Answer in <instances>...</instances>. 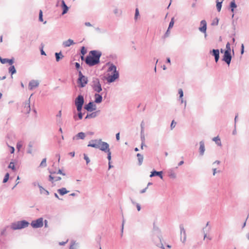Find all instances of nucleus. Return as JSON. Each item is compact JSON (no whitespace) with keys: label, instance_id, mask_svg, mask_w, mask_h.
<instances>
[{"label":"nucleus","instance_id":"nucleus-1","mask_svg":"<svg viewBox=\"0 0 249 249\" xmlns=\"http://www.w3.org/2000/svg\"><path fill=\"white\" fill-rule=\"evenodd\" d=\"M88 146L99 149L100 150L105 152L110 150L109 144L106 142H103L101 139L92 140L90 141Z\"/></svg>","mask_w":249,"mask_h":249},{"label":"nucleus","instance_id":"nucleus-2","mask_svg":"<svg viewBox=\"0 0 249 249\" xmlns=\"http://www.w3.org/2000/svg\"><path fill=\"white\" fill-rule=\"evenodd\" d=\"M107 65H108L107 71L111 72L112 73L107 78V81L108 83H112L119 78V73L117 71L116 67L113 63H107Z\"/></svg>","mask_w":249,"mask_h":249},{"label":"nucleus","instance_id":"nucleus-3","mask_svg":"<svg viewBox=\"0 0 249 249\" xmlns=\"http://www.w3.org/2000/svg\"><path fill=\"white\" fill-rule=\"evenodd\" d=\"M101 53L97 51H91L89 53L85 62H99Z\"/></svg>","mask_w":249,"mask_h":249},{"label":"nucleus","instance_id":"nucleus-4","mask_svg":"<svg viewBox=\"0 0 249 249\" xmlns=\"http://www.w3.org/2000/svg\"><path fill=\"white\" fill-rule=\"evenodd\" d=\"M29 225L30 223L28 221L22 220L12 223L10 228L13 230H21L27 227Z\"/></svg>","mask_w":249,"mask_h":249},{"label":"nucleus","instance_id":"nucleus-5","mask_svg":"<svg viewBox=\"0 0 249 249\" xmlns=\"http://www.w3.org/2000/svg\"><path fill=\"white\" fill-rule=\"evenodd\" d=\"M92 86L93 90L97 93H99L102 90L101 84L100 83L98 78H96L93 79Z\"/></svg>","mask_w":249,"mask_h":249},{"label":"nucleus","instance_id":"nucleus-6","mask_svg":"<svg viewBox=\"0 0 249 249\" xmlns=\"http://www.w3.org/2000/svg\"><path fill=\"white\" fill-rule=\"evenodd\" d=\"M31 99V95L30 96L28 101H25L23 104V108L22 112L25 114H29L31 111L30 100Z\"/></svg>","mask_w":249,"mask_h":249},{"label":"nucleus","instance_id":"nucleus-7","mask_svg":"<svg viewBox=\"0 0 249 249\" xmlns=\"http://www.w3.org/2000/svg\"><path fill=\"white\" fill-rule=\"evenodd\" d=\"M43 226V218L40 217L36 220L32 221V227L34 228H41Z\"/></svg>","mask_w":249,"mask_h":249},{"label":"nucleus","instance_id":"nucleus-8","mask_svg":"<svg viewBox=\"0 0 249 249\" xmlns=\"http://www.w3.org/2000/svg\"><path fill=\"white\" fill-rule=\"evenodd\" d=\"M221 53L224 52L222 60L225 62H231V52H228V51H224L222 49L221 50Z\"/></svg>","mask_w":249,"mask_h":249},{"label":"nucleus","instance_id":"nucleus-9","mask_svg":"<svg viewBox=\"0 0 249 249\" xmlns=\"http://www.w3.org/2000/svg\"><path fill=\"white\" fill-rule=\"evenodd\" d=\"M84 108L88 111L92 112L96 110V106L93 102H89L84 106Z\"/></svg>","mask_w":249,"mask_h":249},{"label":"nucleus","instance_id":"nucleus-10","mask_svg":"<svg viewBox=\"0 0 249 249\" xmlns=\"http://www.w3.org/2000/svg\"><path fill=\"white\" fill-rule=\"evenodd\" d=\"M84 103V96L79 94L78 96L75 98V106H83Z\"/></svg>","mask_w":249,"mask_h":249},{"label":"nucleus","instance_id":"nucleus-11","mask_svg":"<svg viewBox=\"0 0 249 249\" xmlns=\"http://www.w3.org/2000/svg\"><path fill=\"white\" fill-rule=\"evenodd\" d=\"M206 30H207V23L206 21L205 20H202L200 22V26L199 27V30L203 33L206 34Z\"/></svg>","mask_w":249,"mask_h":249},{"label":"nucleus","instance_id":"nucleus-12","mask_svg":"<svg viewBox=\"0 0 249 249\" xmlns=\"http://www.w3.org/2000/svg\"><path fill=\"white\" fill-rule=\"evenodd\" d=\"M77 83L79 85V87L81 88L84 87L88 83L87 77L85 76L81 79V80L79 81V79L77 80Z\"/></svg>","mask_w":249,"mask_h":249},{"label":"nucleus","instance_id":"nucleus-13","mask_svg":"<svg viewBox=\"0 0 249 249\" xmlns=\"http://www.w3.org/2000/svg\"><path fill=\"white\" fill-rule=\"evenodd\" d=\"M86 137V134L85 133L81 132L77 134L76 135L73 137V140H78L79 139L84 140Z\"/></svg>","mask_w":249,"mask_h":249},{"label":"nucleus","instance_id":"nucleus-14","mask_svg":"<svg viewBox=\"0 0 249 249\" xmlns=\"http://www.w3.org/2000/svg\"><path fill=\"white\" fill-rule=\"evenodd\" d=\"M210 54L214 56L215 61L217 62L219 58V51L218 50L213 49L210 52Z\"/></svg>","mask_w":249,"mask_h":249},{"label":"nucleus","instance_id":"nucleus-15","mask_svg":"<svg viewBox=\"0 0 249 249\" xmlns=\"http://www.w3.org/2000/svg\"><path fill=\"white\" fill-rule=\"evenodd\" d=\"M155 176H158L161 179L163 178L162 176V171H157L156 170H153L151 172V174L150 175V177L152 178Z\"/></svg>","mask_w":249,"mask_h":249},{"label":"nucleus","instance_id":"nucleus-16","mask_svg":"<svg viewBox=\"0 0 249 249\" xmlns=\"http://www.w3.org/2000/svg\"><path fill=\"white\" fill-rule=\"evenodd\" d=\"M200 147L199 148V155L200 156H203L204 154L205 148V144L204 142L203 141H200L199 142Z\"/></svg>","mask_w":249,"mask_h":249},{"label":"nucleus","instance_id":"nucleus-17","mask_svg":"<svg viewBox=\"0 0 249 249\" xmlns=\"http://www.w3.org/2000/svg\"><path fill=\"white\" fill-rule=\"evenodd\" d=\"M94 97H95L94 102L95 103L99 104L102 102L103 97L102 96V95L99 94L98 93H96L95 94Z\"/></svg>","mask_w":249,"mask_h":249},{"label":"nucleus","instance_id":"nucleus-18","mask_svg":"<svg viewBox=\"0 0 249 249\" xmlns=\"http://www.w3.org/2000/svg\"><path fill=\"white\" fill-rule=\"evenodd\" d=\"M179 228H180V235L181 236H182V235L183 234L184 237H183V240L182 241L183 243H184L185 240H186V232H185V230L183 227V226L182 225H180L179 226Z\"/></svg>","mask_w":249,"mask_h":249},{"label":"nucleus","instance_id":"nucleus-19","mask_svg":"<svg viewBox=\"0 0 249 249\" xmlns=\"http://www.w3.org/2000/svg\"><path fill=\"white\" fill-rule=\"evenodd\" d=\"M160 68H162L163 70H165L167 69V67L166 65L164 64L162 65L161 63H156L154 69L155 71L156 72L157 69L159 70Z\"/></svg>","mask_w":249,"mask_h":249},{"label":"nucleus","instance_id":"nucleus-20","mask_svg":"<svg viewBox=\"0 0 249 249\" xmlns=\"http://www.w3.org/2000/svg\"><path fill=\"white\" fill-rule=\"evenodd\" d=\"M13 63H9L11 66L8 68L9 72L11 74V76L16 73L17 71L14 66L12 65ZM12 77V76H11Z\"/></svg>","mask_w":249,"mask_h":249},{"label":"nucleus","instance_id":"nucleus-21","mask_svg":"<svg viewBox=\"0 0 249 249\" xmlns=\"http://www.w3.org/2000/svg\"><path fill=\"white\" fill-rule=\"evenodd\" d=\"M38 187L39 188V191H40V194H45L46 195H49V192L47 190L45 189L39 184H38Z\"/></svg>","mask_w":249,"mask_h":249},{"label":"nucleus","instance_id":"nucleus-22","mask_svg":"<svg viewBox=\"0 0 249 249\" xmlns=\"http://www.w3.org/2000/svg\"><path fill=\"white\" fill-rule=\"evenodd\" d=\"M74 43L72 39H69L67 41L63 42V44L65 47H69L71 45L74 44Z\"/></svg>","mask_w":249,"mask_h":249},{"label":"nucleus","instance_id":"nucleus-23","mask_svg":"<svg viewBox=\"0 0 249 249\" xmlns=\"http://www.w3.org/2000/svg\"><path fill=\"white\" fill-rule=\"evenodd\" d=\"M57 192L61 196H63L69 192L65 188H62L57 190Z\"/></svg>","mask_w":249,"mask_h":249},{"label":"nucleus","instance_id":"nucleus-24","mask_svg":"<svg viewBox=\"0 0 249 249\" xmlns=\"http://www.w3.org/2000/svg\"><path fill=\"white\" fill-rule=\"evenodd\" d=\"M137 157L138 158V164L139 165H141L143 162V156L140 153H138L137 154Z\"/></svg>","mask_w":249,"mask_h":249},{"label":"nucleus","instance_id":"nucleus-25","mask_svg":"<svg viewBox=\"0 0 249 249\" xmlns=\"http://www.w3.org/2000/svg\"><path fill=\"white\" fill-rule=\"evenodd\" d=\"M157 238H158L159 240V242H156L155 240L154 241H155V245L158 247H160L162 249H165V248L163 246V244L162 243V242H161L160 241V236H157Z\"/></svg>","mask_w":249,"mask_h":249},{"label":"nucleus","instance_id":"nucleus-26","mask_svg":"<svg viewBox=\"0 0 249 249\" xmlns=\"http://www.w3.org/2000/svg\"><path fill=\"white\" fill-rule=\"evenodd\" d=\"M62 8H63L62 14L64 15L68 12V7L65 4V1L64 0L62 1Z\"/></svg>","mask_w":249,"mask_h":249},{"label":"nucleus","instance_id":"nucleus-27","mask_svg":"<svg viewBox=\"0 0 249 249\" xmlns=\"http://www.w3.org/2000/svg\"><path fill=\"white\" fill-rule=\"evenodd\" d=\"M157 236H160V241H161V235L160 234V233L159 232L157 234L154 233L153 234V235L152 239H153V242H154L155 244V241H154V238H155V240L156 242H159V240L158 238H157Z\"/></svg>","mask_w":249,"mask_h":249},{"label":"nucleus","instance_id":"nucleus-28","mask_svg":"<svg viewBox=\"0 0 249 249\" xmlns=\"http://www.w3.org/2000/svg\"><path fill=\"white\" fill-rule=\"evenodd\" d=\"M224 0H216V8L218 12H220L222 7V3Z\"/></svg>","mask_w":249,"mask_h":249},{"label":"nucleus","instance_id":"nucleus-29","mask_svg":"<svg viewBox=\"0 0 249 249\" xmlns=\"http://www.w3.org/2000/svg\"><path fill=\"white\" fill-rule=\"evenodd\" d=\"M49 173H50V175L49 176V180L51 181L52 183H53L54 177H53V175L55 174L56 172L49 171Z\"/></svg>","mask_w":249,"mask_h":249},{"label":"nucleus","instance_id":"nucleus-30","mask_svg":"<svg viewBox=\"0 0 249 249\" xmlns=\"http://www.w3.org/2000/svg\"><path fill=\"white\" fill-rule=\"evenodd\" d=\"M97 116V112H93L89 114H88L85 117V119L95 118Z\"/></svg>","mask_w":249,"mask_h":249},{"label":"nucleus","instance_id":"nucleus-31","mask_svg":"<svg viewBox=\"0 0 249 249\" xmlns=\"http://www.w3.org/2000/svg\"><path fill=\"white\" fill-rule=\"evenodd\" d=\"M213 141L215 142L218 145H221L220 140L219 138L218 137V136L214 137L213 139Z\"/></svg>","mask_w":249,"mask_h":249},{"label":"nucleus","instance_id":"nucleus-32","mask_svg":"<svg viewBox=\"0 0 249 249\" xmlns=\"http://www.w3.org/2000/svg\"><path fill=\"white\" fill-rule=\"evenodd\" d=\"M81 53L82 54L81 56L82 60H84V55L87 53V50L85 47H82L81 50Z\"/></svg>","mask_w":249,"mask_h":249},{"label":"nucleus","instance_id":"nucleus-33","mask_svg":"<svg viewBox=\"0 0 249 249\" xmlns=\"http://www.w3.org/2000/svg\"><path fill=\"white\" fill-rule=\"evenodd\" d=\"M55 56H56V60L57 61H59L60 60V58H62L63 57V55L61 53H55Z\"/></svg>","mask_w":249,"mask_h":249},{"label":"nucleus","instance_id":"nucleus-34","mask_svg":"<svg viewBox=\"0 0 249 249\" xmlns=\"http://www.w3.org/2000/svg\"><path fill=\"white\" fill-rule=\"evenodd\" d=\"M8 168L11 169L13 171H15L16 170L15 166L14 165V162L13 161H11L9 163L8 166Z\"/></svg>","mask_w":249,"mask_h":249},{"label":"nucleus","instance_id":"nucleus-35","mask_svg":"<svg viewBox=\"0 0 249 249\" xmlns=\"http://www.w3.org/2000/svg\"><path fill=\"white\" fill-rule=\"evenodd\" d=\"M39 84V82L38 80H32V89L37 87Z\"/></svg>","mask_w":249,"mask_h":249},{"label":"nucleus","instance_id":"nucleus-36","mask_svg":"<svg viewBox=\"0 0 249 249\" xmlns=\"http://www.w3.org/2000/svg\"><path fill=\"white\" fill-rule=\"evenodd\" d=\"M47 166L46 164V158H44L42 160V161L41 162L39 167H45Z\"/></svg>","mask_w":249,"mask_h":249},{"label":"nucleus","instance_id":"nucleus-37","mask_svg":"<svg viewBox=\"0 0 249 249\" xmlns=\"http://www.w3.org/2000/svg\"><path fill=\"white\" fill-rule=\"evenodd\" d=\"M14 61V59H2L1 57H0V62H13Z\"/></svg>","mask_w":249,"mask_h":249},{"label":"nucleus","instance_id":"nucleus-38","mask_svg":"<svg viewBox=\"0 0 249 249\" xmlns=\"http://www.w3.org/2000/svg\"><path fill=\"white\" fill-rule=\"evenodd\" d=\"M209 222H207V223H206V226L202 229V232L204 233V239H205L206 238V237H207V233H205V229H206V228H207L209 226Z\"/></svg>","mask_w":249,"mask_h":249},{"label":"nucleus","instance_id":"nucleus-39","mask_svg":"<svg viewBox=\"0 0 249 249\" xmlns=\"http://www.w3.org/2000/svg\"><path fill=\"white\" fill-rule=\"evenodd\" d=\"M9 174L8 173H6L3 179V183H5L7 182L9 178Z\"/></svg>","mask_w":249,"mask_h":249},{"label":"nucleus","instance_id":"nucleus-40","mask_svg":"<svg viewBox=\"0 0 249 249\" xmlns=\"http://www.w3.org/2000/svg\"><path fill=\"white\" fill-rule=\"evenodd\" d=\"M169 176L171 178H176V174L173 171H171L169 173Z\"/></svg>","mask_w":249,"mask_h":249},{"label":"nucleus","instance_id":"nucleus-41","mask_svg":"<svg viewBox=\"0 0 249 249\" xmlns=\"http://www.w3.org/2000/svg\"><path fill=\"white\" fill-rule=\"evenodd\" d=\"M178 93L179 95V99H182L183 96V91L181 89H178Z\"/></svg>","mask_w":249,"mask_h":249},{"label":"nucleus","instance_id":"nucleus-42","mask_svg":"<svg viewBox=\"0 0 249 249\" xmlns=\"http://www.w3.org/2000/svg\"><path fill=\"white\" fill-rule=\"evenodd\" d=\"M84 159L86 161L87 164H88L89 163L90 160L86 154H84Z\"/></svg>","mask_w":249,"mask_h":249},{"label":"nucleus","instance_id":"nucleus-43","mask_svg":"<svg viewBox=\"0 0 249 249\" xmlns=\"http://www.w3.org/2000/svg\"><path fill=\"white\" fill-rule=\"evenodd\" d=\"M225 51H228V52H231V45L229 42L226 44V50Z\"/></svg>","mask_w":249,"mask_h":249},{"label":"nucleus","instance_id":"nucleus-44","mask_svg":"<svg viewBox=\"0 0 249 249\" xmlns=\"http://www.w3.org/2000/svg\"><path fill=\"white\" fill-rule=\"evenodd\" d=\"M43 13L42 10H40L39 11V20L40 21L42 22L43 21Z\"/></svg>","mask_w":249,"mask_h":249},{"label":"nucleus","instance_id":"nucleus-45","mask_svg":"<svg viewBox=\"0 0 249 249\" xmlns=\"http://www.w3.org/2000/svg\"><path fill=\"white\" fill-rule=\"evenodd\" d=\"M106 153H107V158L108 161H110V160L111 159V153L110 150H108L107 152Z\"/></svg>","mask_w":249,"mask_h":249},{"label":"nucleus","instance_id":"nucleus-46","mask_svg":"<svg viewBox=\"0 0 249 249\" xmlns=\"http://www.w3.org/2000/svg\"><path fill=\"white\" fill-rule=\"evenodd\" d=\"M174 18H172L171 19V20L170 23H169L168 28L170 29V28H172L173 26H174Z\"/></svg>","mask_w":249,"mask_h":249},{"label":"nucleus","instance_id":"nucleus-47","mask_svg":"<svg viewBox=\"0 0 249 249\" xmlns=\"http://www.w3.org/2000/svg\"><path fill=\"white\" fill-rule=\"evenodd\" d=\"M6 231V228H5L4 229H2L0 231V235L1 236H5Z\"/></svg>","mask_w":249,"mask_h":249},{"label":"nucleus","instance_id":"nucleus-48","mask_svg":"<svg viewBox=\"0 0 249 249\" xmlns=\"http://www.w3.org/2000/svg\"><path fill=\"white\" fill-rule=\"evenodd\" d=\"M231 11H233V9L236 7V4L234 1H231Z\"/></svg>","mask_w":249,"mask_h":249},{"label":"nucleus","instance_id":"nucleus-49","mask_svg":"<svg viewBox=\"0 0 249 249\" xmlns=\"http://www.w3.org/2000/svg\"><path fill=\"white\" fill-rule=\"evenodd\" d=\"M78 76L79 77L78 79H79V81L81 80V79L84 76V75H83L81 71H78Z\"/></svg>","mask_w":249,"mask_h":249},{"label":"nucleus","instance_id":"nucleus-50","mask_svg":"<svg viewBox=\"0 0 249 249\" xmlns=\"http://www.w3.org/2000/svg\"><path fill=\"white\" fill-rule=\"evenodd\" d=\"M124 222H125V220H124V218H123V221H122V224L121 236L123 235V230H124Z\"/></svg>","mask_w":249,"mask_h":249},{"label":"nucleus","instance_id":"nucleus-51","mask_svg":"<svg viewBox=\"0 0 249 249\" xmlns=\"http://www.w3.org/2000/svg\"><path fill=\"white\" fill-rule=\"evenodd\" d=\"M78 112H81L83 106H75Z\"/></svg>","mask_w":249,"mask_h":249},{"label":"nucleus","instance_id":"nucleus-52","mask_svg":"<svg viewBox=\"0 0 249 249\" xmlns=\"http://www.w3.org/2000/svg\"><path fill=\"white\" fill-rule=\"evenodd\" d=\"M176 124V123L175 122L174 120H173L170 125L171 129H173L175 127Z\"/></svg>","mask_w":249,"mask_h":249},{"label":"nucleus","instance_id":"nucleus-53","mask_svg":"<svg viewBox=\"0 0 249 249\" xmlns=\"http://www.w3.org/2000/svg\"><path fill=\"white\" fill-rule=\"evenodd\" d=\"M139 16V10L138 8H136V11H135V18L136 19Z\"/></svg>","mask_w":249,"mask_h":249},{"label":"nucleus","instance_id":"nucleus-54","mask_svg":"<svg viewBox=\"0 0 249 249\" xmlns=\"http://www.w3.org/2000/svg\"><path fill=\"white\" fill-rule=\"evenodd\" d=\"M29 148L27 150V153L31 154V142H30L28 144Z\"/></svg>","mask_w":249,"mask_h":249},{"label":"nucleus","instance_id":"nucleus-55","mask_svg":"<svg viewBox=\"0 0 249 249\" xmlns=\"http://www.w3.org/2000/svg\"><path fill=\"white\" fill-rule=\"evenodd\" d=\"M55 174H61V175H62L63 176H65L66 175V174L65 173L62 172L61 169H59L58 172H56Z\"/></svg>","mask_w":249,"mask_h":249},{"label":"nucleus","instance_id":"nucleus-56","mask_svg":"<svg viewBox=\"0 0 249 249\" xmlns=\"http://www.w3.org/2000/svg\"><path fill=\"white\" fill-rule=\"evenodd\" d=\"M83 114L82 113V112H78V118L81 120L83 118Z\"/></svg>","mask_w":249,"mask_h":249},{"label":"nucleus","instance_id":"nucleus-57","mask_svg":"<svg viewBox=\"0 0 249 249\" xmlns=\"http://www.w3.org/2000/svg\"><path fill=\"white\" fill-rule=\"evenodd\" d=\"M141 140L142 142H145L144 135H141Z\"/></svg>","mask_w":249,"mask_h":249},{"label":"nucleus","instance_id":"nucleus-58","mask_svg":"<svg viewBox=\"0 0 249 249\" xmlns=\"http://www.w3.org/2000/svg\"><path fill=\"white\" fill-rule=\"evenodd\" d=\"M236 126V124H234V129H233V130L232 131V134L233 135H235L236 134V133H237Z\"/></svg>","mask_w":249,"mask_h":249},{"label":"nucleus","instance_id":"nucleus-59","mask_svg":"<svg viewBox=\"0 0 249 249\" xmlns=\"http://www.w3.org/2000/svg\"><path fill=\"white\" fill-rule=\"evenodd\" d=\"M169 30H170V29H169V28H168V30H167V32H166V33L165 34V35H164V37H167V36H169V34H170Z\"/></svg>","mask_w":249,"mask_h":249},{"label":"nucleus","instance_id":"nucleus-60","mask_svg":"<svg viewBox=\"0 0 249 249\" xmlns=\"http://www.w3.org/2000/svg\"><path fill=\"white\" fill-rule=\"evenodd\" d=\"M21 147H22L21 144L18 142L17 144V148L19 150L21 148Z\"/></svg>","mask_w":249,"mask_h":249},{"label":"nucleus","instance_id":"nucleus-61","mask_svg":"<svg viewBox=\"0 0 249 249\" xmlns=\"http://www.w3.org/2000/svg\"><path fill=\"white\" fill-rule=\"evenodd\" d=\"M136 206L137 207V210L140 211L141 209V205L139 203H137L136 204Z\"/></svg>","mask_w":249,"mask_h":249},{"label":"nucleus","instance_id":"nucleus-62","mask_svg":"<svg viewBox=\"0 0 249 249\" xmlns=\"http://www.w3.org/2000/svg\"><path fill=\"white\" fill-rule=\"evenodd\" d=\"M61 179V178L60 177H54V181H59V180H60Z\"/></svg>","mask_w":249,"mask_h":249},{"label":"nucleus","instance_id":"nucleus-63","mask_svg":"<svg viewBox=\"0 0 249 249\" xmlns=\"http://www.w3.org/2000/svg\"><path fill=\"white\" fill-rule=\"evenodd\" d=\"M10 153L13 154L15 152V148L13 146H10Z\"/></svg>","mask_w":249,"mask_h":249},{"label":"nucleus","instance_id":"nucleus-64","mask_svg":"<svg viewBox=\"0 0 249 249\" xmlns=\"http://www.w3.org/2000/svg\"><path fill=\"white\" fill-rule=\"evenodd\" d=\"M211 226H209L208 228H206V229H205V233H207V232L210 231H211Z\"/></svg>","mask_w":249,"mask_h":249}]
</instances>
